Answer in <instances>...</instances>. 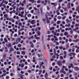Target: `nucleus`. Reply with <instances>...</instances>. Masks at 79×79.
<instances>
[{
  "instance_id": "f257e3e1",
  "label": "nucleus",
  "mask_w": 79,
  "mask_h": 79,
  "mask_svg": "<svg viewBox=\"0 0 79 79\" xmlns=\"http://www.w3.org/2000/svg\"><path fill=\"white\" fill-rule=\"evenodd\" d=\"M20 41H21V38H17L16 40V44H18L19 43V42H20Z\"/></svg>"
},
{
  "instance_id": "f03ea898",
  "label": "nucleus",
  "mask_w": 79,
  "mask_h": 79,
  "mask_svg": "<svg viewBox=\"0 0 79 79\" xmlns=\"http://www.w3.org/2000/svg\"><path fill=\"white\" fill-rule=\"evenodd\" d=\"M71 55H73V57L74 58H75V56H75V55H76V54L74 53H70L69 54V56H72Z\"/></svg>"
},
{
  "instance_id": "7ed1b4c3",
  "label": "nucleus",
  "mask_w": 79,
  "mask_h": 79,
  "mask_svg": "<svg viewBox=\"0 0 79 79\" xmlns=\"http://www.w3.org/2000/svg\"><path fill=\"white\" fill-rule=\"evenodd\" d=\"M61 63H62L61 61L59 60L57 62V64L58 65H59V66H61Z\"/></svg>"
},
{
  "instance_id": "20e7f679",
  "label": "nucleus",
  "mask_w": 79,
  "mask_h": 79,
  "mask_svg": "<svg viewBox=\"0 0 79 79\" xmlns=\"http://www.w3.org/2000/svg\"><path fill=\"white\" fill-rule=\"evenodd\" d=\"M71 4L69 2H68L67 4V8H71V6H70Z\"/></svg>"
},
{
  "instance_id": "39448f33",
  "label": "nucleus",
  "mask_w": 79,
  "mask_h": 79,
  "mask_svg": "<svg viewBox=\"0 0 79 79\" xmlns=\"http://www.w3.org/2000/svg\"><path fill=\"white\" fill-rule=\"evenodd\" d=\"M45 77L46 79H47V78H48V73H47V72H46L45 73Z\"/></svg>"
},
{
  "instance_id": "423d86ee",
  "label": "nucleus",
  "mask_w": 79,
  "mask_h": 79,
  "mask_svg": "<svg viewBox=\"0 0 79 79\" xmlns=\"http://www.w3.org/2000/svg\"><path fill=\"white\" fill-rule=\"evenodd\" d=\"M5 52H8V48L6 47H5Z\"/></svg>"
},
{
  "instance_id": "0eeeda50",
  "label": "nucleus",
  "mask_w": 79,
  "mask_h": 79,
  "mask_svg": "<svg viewBox=\"0 0 79 79\" xmlns=\"http://www.w3.org/2000/svg\"><path fill=\"white\" fill-rule=\"evenodd\" d=\"M21 54L23 55H24L26 54V52L25 51H23L21 52Z\"/></svg>"
},
{
  "instance_id": "6e6552de",
  "label": "nucleus",
  "mask_w": 79,
  "mask_h": 79,
  "mask_svg": "<svg viewBox=\"0 0 79 79\" xmlns=\"http://www.w3.org/2000/svg\"><path fill=\"white\" fill-rule=\"evenodd\" d=\"M51 5H53L54 6H55L57 5V4L56 3H51Z\"/></svg>"
},
{
  "instance_id": "1a4fd4ad",
  "label": "nucleus",
  "mask_w": 79,
  "mask_h": 79,
  "mask_svg": "<svg viewBox=\"0 0 79 79\" xmlns=\"http://www.w3.org/2000/svg\"><path fill=\"white\" fill-rule=\"evenodd\" d=\"M31 23L32 24H34V23H35V20H31Z\"/></svg>"
},
{
  "instance_id": "9d476101",
  "label": "nucleus",
  "mask_w": 79,
  "mask_h": 79,
  "mask_svg": "<svg viewBox=\"0 0 79 79\" xmlns=\"http://www.w3.org/2000/svg\"><path fill=\"white\" fill-rule=\"evenodd\" d=\"M79 41V39H77L76 40H73V42H78Z\"/></svg>"
},
{
  "instance_id": "9b49d317",
  "label": "nucleus",
  "mask_w": 79,
  "mask_h": 79,
  "mask_svg": "<svg viewBox=\"0 0 79 79\" xmlns=\"http://www.w3.org/2000/svg\"><path fill=\"white\" fill-rule=\"evenodd\" d=\"M19 10H24V7H20L19 8Z\"/></svg>"
},
{
  "instance_id": "f8f14e48",
  "label": "nucleus",
  "mask_w": 79,
  "mask_h": 79,
  "mask_svg": "<svg viewBox=\"0 0 79 79\" xmlns=\"http://www.w3.org/2000/svg\"><path fill=\"white\" fill-rule=\"evenodd\" d=\"M57 19H62V17L60 16H59L57 17Z\"/></svg>"
},
{
  "instance_id": "ddd939ff",
  "label": "nucleus",
  "mask_w": 79,
  "mask_h": 79,
  "mask_svg": "<svg viewBox=\"0 0 79 79\" xmlns=\"http://www.w3.org/2000/svg\"><path fill=\"white\" fill-rule=\"evenodd\" d=\"M66 21L67 23H69V20L68 19H66Z\"/></svg>"
},
{
  "instance_id": "4468645a",
  "label": "nucleus",
  "mask_w": 79,
  "mask_h": 79,
  "mask_svg": "<svg viewBox=\"0 0 79 79\" xmlns=\"http://www.w3.org/2000/svg\"><path fill=\"white\" fill-rule=\"evenodd\" d=\"M4 40H5V42H8V40L6 39V38H5L4 39Z\"/></svg>"
},
{
  "instance_id": "2eb2a0df",
  "label": "nucleus",
  "mask_w": 79,
  "mask_h": 79,
  "mask_svg": "<svg viewBox=\"0 0 79 79\" xmlns=\"http://www.w3.org/2000/svg\"><path fill=\"white\" fill-rule=\"evenodd\" d=\"M62 70H63V71H64V68H66V67L65 66H62Z\"/></svg>"
},
{
  "instance_id": "dca6fc26",
  "label": "nucleus",
  "mask_w": 79,
  "mask_h": 79,
  "mask_svg": "<svg viewBox=\"0 0 79 79\" xmlns=\"http://www.w3.org/2000/svg\"><path fill=\"white\" fill-rule=\"evenodd\" d=\"M74 69H76V70H79V68L77 67H75Z\"/></svg>"
},
{
  "instance_id": "f3484780",
  "label": "nucleus",
  "mask_w": 79,
  "mask_h": 79,
  "mask_svg": "<svg viewBox=\"0 0 79 79\" xmlns=\"http://www.w3.org/2000/svg\"><path fill=\"white\" fill-rule=\"evenodd\" d=\"M66 18V16H64V17H63V18H62V19L63 20H64Z\"/></svg>"
},
{
  "instance_id": "a211bd4d",
  "label": "nucleus",
  "mask_w": 79,
  "mask_h": 79,
  "mask_svg": "<svg viewBox=\"0 0 79 79\" xmlns=\"http://www.w3.org/2000/svg\"><path fill=\"white\" fill-rule=\"evenodd\" d=\"M6 54H4V55L3 56V58H6Z\"/></svg>"
},
{
  "instance_id": "6ab92c4d",
  "label": "nucleus",
  "mask_w": 79,
  "mask_h": 79,
  "mask_svg": "<svg viewBox=\"0 0 79 79\" xmlns=\"http://www.w3.org/2000/svg\"><path fill=\"white\" fill-rule=\"evenodd\" d=\"M56 13H57V15H60V12H58V10H56Z\"/></svg>"
},
{
  "instance_id": "aec40b11",
  "label": "nucleus",
  "mask_w": 79,
  "mask_h": 79,
  "mask_svg": "<svg viewBox=\"0 0 79 79\" xmlns=\"http://www.w3.org/2000/svg\"><path fill=\"white\" fill-rule=\"evenodd\" d=\"M24 66V64H21V68H23Z\"/></svg>"
},
{
  "instance_id": "412c9836",
  "label": "nucleus",
  "mask_w": 79,
  "mask_h": 79,
  "mask_svg": "<svg viewBox=\"0 0 79 79\" xmlns=\"http://www.w3.org/2000/svg\"><path fill=\"white\" fill-rule=\"evenodd\" d=\"M68 32H65L64 33V35H68Z\"/></svg>"
},
{
  "instance_id": "4be33fe9",
  "label": "nucleus",
  "mask_w": 79,
  "mask_h": 79,
  "mask_svg": "<svg viewBox=\"0 0 79 79\" xmlns=\"http://www.w3.org/2000/svg\"><path fill=\"white\" fill-rule=\"evenodd\" d=\"M11 46V44H9L8 45V47H10Z\"/></svg>"
},
{
  "instance_id": "5701e85b",
  "label": "nucleus",
  "mask_w": 79,
  "mask_h": 79,
  "mask_svg": "<svg viewBox=\"0 0 79 79\" xmlns=\"http://www.w3.org/2000/svg\"><path fill=\"white\" fill-rule=\"evenodd\" d=\"M22 3H26V0H23V1L22 2Z\"/></svg>"
},
{
  "instance_id": "b1692460",
  "label": "nucleus",
  "mask_w": 79,
  "mask_h": 79,
  "mask_svg": "<svg viewBox=\"0 0 79 79\" xmlns=\"http://www.w3.org/2000/svg\"><path fill=\"white\" fill-rule=\"evenodd\" d=\"M27 17H31V15L29 14L27 15Z\"/></svg>"
},
{
  "instance_id": "393cba45",
  "label": "nucleus",
  "mask_w": 79,
  "mask_h": 79,
  "mask_svg": "<svg viewBox=\"0 0 79 79\" xmlns=\"http://www.w3.org/2000/svg\"><path fill=\"white\" fill-rule=\"evenodd\" d=\"M4 18H6L7 17V16H8V15L6 14H5L4 15Z\"/></svg>"
},
{
  "instance_id": "a878e982",
  "label": "nucleus",
  "mask_w": 79,
  "mask_h": 79,
  "mask_svg": "<svg viewBox=\"0 0 79 79\" xmlns=\"http://www.w3.org/2000/svg\"><path fill=\"white\" fill-rule=\"evenodd\" d=\"M40 35V31H38V35Z\"/></svg>"
},
{
  "instance_id": "bb28decb",
  "label": "nucleus",
  "mask_w": 79,
  "mask_h": 79,
  "mask_svg": "<svg viewBox=\"0 0 79 79\" xmlns=\"http://www.w3.org/2000/svg\"><path fill=\"white\" fill-rule=\"evenodd\" d=\"M63 9H64V11H67V8H64V7H63Z\"/></svg>"
},
{
  "instance_id": "cd10ccee",
  "label": "nucleus",
  "mask_w": 79,
  "mask_h": 79,
  "mask_svg": "<svg viewBox=\"0 0 79 79\" xmlns=\"http://www.w3.org/2000/svg\"><path fill=\"white\" fill-rule=\"evenodd\" d=\"M56 45H59V43L56 41Z\"/></svg>"
},
{
  "instance_id": "c85d7f7f",
  "label": "nucleus",
  "mask_w": 79,
  "mask_h": 79,
  "mask_svg": "<svg viewBox=\"0 0 79 79\" xmlns=\"http://www.w3.org/2000/svg\"><path fill=\"white\" fill-rule=\"evenodd\" d=\"M45 16L46 18V19H48V17L47 16V15H45Z\"/></svg>"
},
{
  "instance_id": "c756f323",
  "label": "nucleus",
  "mask_w": 79,
  "mask_h": 79,
  "mask_svg": "<svg viewBox=\"0 0 79 79\" xmlns=\"http://www.w3.org/2000/svg\"><path fill=\"white\" fill-rule=\"evenodd\" d=\"M64 55H66V54L67 53L66 52V51H64Z\"/></svg>"
},
{
  "instance_id": "7c9ffc66",
  "label": "nucleus",
  "mask_w": 79,
  "mask_h": 79,
  "mask_svg": "<svg viewBox=\"0 0 79 79\" xmlns=\"http://www.w3.org/2000/svg\"><path fill=\"white\" fill-rule=\"evenodd\" d=\"M56 77V76H54V75H52V78H55Z\"/></svg>"
},
{
  "instance_id": "2f4dec72",
  "label": "nucleus",
  "mask_w": 79,
  "mask_h": 79,
  "mask_svg": "<svg viewBox=\"0 0 79 79\" xmlns=\"http://www.w3.org/2000/svg\"><path fill=\"white\" fill-rule=\"evenodd\" d=\"M23 30H24V28H22L20 30V31H23Z\"/></svg>"
},
{
  "instance_id": "473e14b6",
  "label": "nucleus",
  "mask_w": 79,
  "mask_h": 79,
  "mask_svg": "<svg viewBox=\"0 0 79 79\" xmlns=\"http://www.w3.org/2000/svg\"><path fill=\"white\" fill-rule=\"evenodd\" d=\"M44 61H46L47 63V59H46V58H44Z\"/></svg>"
},
{
  "instance_id": "72a5a7b5",
  "label": "nucleus",
  "mask_w": 79,
  "mask_h": 79,
  "mask_svg": "<svg viewBox=\"0 0 79 79\" xmlns=\"http://www.w3.org/2000/svg\"><path fill=\"white\" fill-rule=\"evenodd\" d=\"M18 47H21V44H19L18 46Z\"/></svg>"
},
{
  "instance_id": "f704fd0d",
  "label": "nucleus",
  "mask_w": 79,
  "mask_h": 79,
  "mask_svg": "<svg viewBox=\"0 0 79 79\" xmlns=\"http://www.w3.org/2000/svg\"><path fill=\"white\" fill-rule=\"evenodd\" d=\"M60 76L62 77H64V75L63 74H61Z\"/></svg>"
},
{
  "instance_id": "c9c22d12",
  "label": "nucleus",
  "mask_w": 79,
  "mask_h": 79,
  "mask_svg": "<svg viewBox=\"0 0 79 79\" xmlns=\"http://www.w3.org/2000/svg\"><path fill=\"white\" fill-rule=\"evenodd\" d=\"M60 22H61L60 21H57V24H60Z\"/></svg>"
},
{
  "instance_id": "e433bc0d",
  "label": "nucleus",
  "mask_w": 79,
  "mask_h": 79,
  "mask_svg": "<svg viewBox=\"0 0 79 79\" xmlns=\"http://www.w3.org/2000/svg\"><path fill=\"white\" fill-rule=\"evenodd\" d=\"M79 52V49H77L76 50V53H78Z\"/></svg>"
},
{
  "instance_id": "4c0bfd02",
  "label": "nucleus",
  "mask_w": 79,
  "mask_h": 79,
  "mask_svg": "<svg viewBox=\"0 0 79 79\" xmlns=\"http://www.w3.org/2000/svg\"><path fill=\"white\" fill-rule=\"evenodd\" d=\"M40 2H41L40 1V0H38V2H37V3H40Z\"/></svg>"
},
{
  "instance_id": "58836bf2",
  "label": "nucleus",
  "mask_w": 79,
  "mask_h": 79,
  "mask_svg": "<svg viewBox=\"0 0 79 79\" xmlns=\"http://www.w3.org/2000/svg\"><path fill=\"white\" fill-rule=\"evenodd\" d=\"M17 53L18 55H19V54H20V52L19 51H17Z\"/></svg>"
},
{
  "instance_id": "ea45409f",
  "label": "nucleus",
  "mask_w": 79,
  "mask_h": 79,
  "mask_svg": "<svg viewBox=\"0 0 79 79\" xmlns=\"http://www.w3.org/2000/svg\"><path fill=\"white\" fill-rule=\"evenodd\" d=\"M47 9L48 10H50V7H49V6H47Z\"/></svg>"
},
{
  "instance_id": "a19ab883",
  "label": "nucleus",
  "mask_w": 79,
  "mask_h": 79,
  "mask_svg": "<svg viewBox=\"0 0 79 79\" xmlns=\"http://www.w3.org/2000/svg\"><path fill=\"white\" fill-rule=\"evenodd\" d=\"M60 8H61V6H59L58 8V10H60Z\"/></svg>"
},
{
  "instance_id": "79ce46f5",
  "label": "nucleus",
  "mask_w": 79,
  "mask_h": 79,
  "mask_svg": "<svg viewBox=\"0 0 79 79\" xmlns=\"http://www.w3.org/2000/svg\"><path fill=\"white\" fill-rule=\"evenodd\" d=\"M40 10L41 13H42V12H43V11L42 10V8H41L40 9Z\"/></svg>"
},
{
  "instance_id": "37998d69",
  "label": "nucleus",
  "mask_w": 79,
  "mask_h": 79,
  "mask_svg": "<svg viewBox=\"0 0 79 79\" xmlns=\"http://www.w3.org/2000/svg\"><path fill=\"white\" fill-rule=\"evenodd\" d=\"M2 6H3L4 8H6V5H5V4H3Z\"/></svg>"
},
{
  "instance_id": "c03bdc74",
  "label": "nucleus",
  "mask_w": 79,
  "mask_h": 79,
  "mask_svg": "<svg viewBox=\"0 0 79 79\" xmlns=\"http://www.w3.org/2000/svg\"><path fill=\"white\" fill-rule=\"evenodd\" d=\"M20 79H24V77L23 76V75H22L21 77H20Z\"/></svg>"
},
{
  "instance_id": "a18cd8bd",
  "label": "nucleus",
  "mask_w": 79,
  "mask_h": 79,
  "mask_svg": "<svg viewBox=\"0 0 79 79\" xmlns=\"http://www.w3.org/2000/svg\"><path fill=\"white\" fill-rule=\"evenodd\" d=\"M22 76H23V75H22L21 74H19V77H21Z\"/></svg>"
},
{
  "instance_id": "49530a36",
  "label": "nucleus",
  "mask_w": 79,
  "mask_h": 79,
  "mask_svg": "<svg viewBox=\"0 0 79 79\" xmlns=\"http://www.w3.org/2000/svg\"><path fill=\"white\" fill-rule=\"evenodd\" d=\"M5 10H6V11L7 13H8V12H9V10L8 9H6Z\"/></svg>"
},
{
  "instance_id": "de8ad7c7",
  "label": "nucleus",
  "mask_w": 79,
  "mask_h": 79,
  "mask_svg": "<svg viewBox=\"0 0 79 79\" xmlns=\"http://www.w3.org/2000/svg\"><path fill=\"white\" fill-rule=\"evenodd\" d=\"M59 48L60 50H61V49H62V48H63V47H62V46H60V47H59Z\"/></svg>"
},
{
  "instance_id": "09e8293b",
  "label": "nucleus",
  "mask_w": 79,
  "mask_h": 79,
  "mask_svg": "<svg viewBox=\"0 0 79 79\" xmlns=\"http://www.w3.org/2000/svg\"><path fill=\"white\" fill-rule=\"evenodd\" d=\"M75 26H79V23L78 24H77V23L75 24Z\"/></svg>"
},
{
  "instance_id": "8fccbe9b",
  "label": "nucleus",
  "mask_w": 79,
  "mask_h": 79,
  "mask_svg": "<svg viewBox=\"0 0 79 79\" xmlns=\"http://www.w3.org/2000/svg\"><path fill=\"white\" fill-rule=\"evenodd\" d=\"M42 20L43 21H45L46 20V19H42Z\"/></svg>"
},
{
  "instance_id": "3c124183",
  "label": "nucleus",
  "mask_w": 79,
  "mask_h": 79,
  "mask_svg": "<svg viewBox=\"0 0 79 79\" xmlns=\"http://www.w3.org/2000/svg\"><path fill=\"white\" fill-rule=\"evenodd\" d=\"M77 35H75L74 36V39H76L77 38Z\"/></svg>"
},
{
  "instance_id": "603ef678",
  "label": "nucleus",
  "mask_w": 79,
  "mask_h": 79,
  "mask_svg": "<svg viewBox=\"0 0 79 79\" xmlns=\"http://www.w3.org/2000/svg\"><path fill=\"white\" fill-rule=\"evenodd\" d=\"M68 39H66V40H65L66 43H67V42H68Z\"/></svg>"
},
{
  "instance_id": "864d4df0",
  "label": "nucleus",
  "mask_w": 79,
  "mask_h": 79,
  "mask_svg": "<svg viewBox=\"0 0 79 79\" xmlns=\"http://www.w3.org/2000/svg\"><path fill=\"white\" fill-rule=\"evenodd\" d=\"M70 34H72L73 33V31L71 30L70 31Z\"/></svg>"
},
{
  "instance_id": "5fc2aeb1",
  "label": "nucleus",
  "mask_w": 79,
  "mask_h": 79,
  "mask_svg": "<svg viewBox=\"0 0 79 79\" xmlns=\"http://www.w3.org/2000/svg\"><path fill=\"white\" fill-rule=\"evenodd\" d=\"M66 48L67 49L69 48V46L68 45H66Z\"/></svg>"
},
{
  "instance_id": "6e6d98bb",
  "label": "nucleus",
  "mask_w": 79,
  "mask_h": 79,
  "mask_svg": "<svg viewBox=\"0 0 79 79\" xmlns=\"http://www.w3.org/2000/svg\"><path fill=\"white\" fill-rule=\"evenodd\" d=\"M38 57H40V56H42V55H41L40 54H38Z\"/></svg>"
},
{
  "instance_id": "4d7b16f0",
  "label": "nucleus",
  "mask_w": 79,
  "mask_h": 79,
  "mask_svg": "<svg viewBox=\"0 0 79 79\" xmlns=\"http://www.w3.org/2000/svg\"><path fill=\"white\" fill-rule=\"evenodd\" d=\"M47 23H50V21H49V20H48V19L47 20Z\"/></svg>"
},
{
  "instance_id": "13d9d810",
  "label": "nucleus",
  "mask_w": 79,
  "mask_h": 79,
  "mask_svg": "<svg viewBox=\"0 0 79 79\" xmlns=\"http://www.w3.org/2000/svg\"><path fill=\"white\" fill-rule=\"evenodd\" d=\"M10 51H14V49L13 48H11L10 49Z\"/></svg>"
},
{
  "instance_id": "bf43d9fd",
  "label": "nucleus",
  "mask_w": 79,
  "mask_h": 79,
  "mask_svg": "<svg viewBox=\"0 0 79 79\" xmlns=\"http://www.w3.org/2000/svg\"><path fill=\"white\" fill-rule=\"evenodd\" d=\"M79 7H77L76 9V11H77L78 10H79Z\"/></svg>"
},
{
  "instance_id": "052dcab7",
  "label": "nucleus",
  "mask_w": 79,
  "mask_h": 79,
  "mask_svg": "<svg viewBox=\"0 0 79 79\" xmlns=\"http://www.w3.org/2000/svg\"><path fill=\"white\" fill-rule=\"evenodd\" d=\"M59 35H60V33H57L56 34V36H59Z\"/></svg>"
},
{
  "instance_id": "680f3d73",
  "label": "nucleus",
  "mask_w": 79,
  "mask_h": 79,
  "mask_svg": "<svg viewBox=\"0 0 79 79\" xmlns=\"http://www.w3.org/2000/svg\"><path fill=\"white\" fill-rule=\"evenodd\" d=\"M60 11L61 13H63V10L61 9Z\"/></svg>"
},
{
  "instance_id": "e2e57ef3",
  "label": "nucleus",
  "mask_w": 79,
  "mask_h": 79,
  "mask_svg": "<svg viewBox=\"0 0 79 79\" xmlns=\"http://www.w3.org/2000/svg\"><path fill=\"white\" fill-rule=\"evenodd\" d=\"M59 40H62V38L61 37H59Z\"/></svg>"
},
{
  "instance_id": "0e129e2a",
  "label": "nucleus",
  "mask_w": 79,
  "mask_h": 79,
  "mask_svg": "<svg viewBox=\"0 0 79 79\" xmlns=\"http://www.w3.org/2000/svg\"><path fill=\"white\" fill-rule=\"evenodd\" d=\"M31 47L32 48H33V47H34V45L33 44L31 45Z\"/></svg>"
},
{
  "instance_id": "69168bd1",
  "label": "nucleus",
  "mask_w": 79,
  "mask_h": 79,
  "mask_svg": "<svg viewBox=\"0 0 79 79\" xmlns=\"http://www.w3.org/2000/svg\"><path fill=\"white\" fill-rule=\"evenodd\" d=\"M10 76H13V73H10Z\"/></svg>"
},
{
  "instance_id": "338daca9",
  "label": "nucleus",
  "mask_w": 79,
  "mask_h": 79,
  "mask_svg": "<svg viewBox=\"0 0 79 79\" xmlns=\"http://www.w3.org/2000/svg\"><path fill=\"white\" fill-rule=\"evenodd\" d=\"M68 78H69L68 77H65L64 79H68Z\"/></svg>"
},
{
  "instance_id": "774afa93",
  "label": "nucleus",
  "mask_w": 79,
  "mask_h": 79,
  "mask_svg": "<svg viewBox=\"0 0 79 79\" xmlns=\"http://www.w3.org/2000/svg\"><path fill=\"white\" fill-rule=\"evenodd\" d=\"M14 37H17V34H14Z\"/></svg>"
}]
</instances>
